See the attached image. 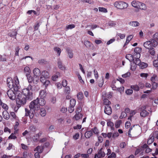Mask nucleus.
I'll return each instance as SVG.
<instances>
[{"instance_id":"8","label":"nucleus","mask_w":158,"mask_h":158,"mask_svg":"<svg viewBox=\"0 0 158 158\" xmlns=\"http://www.w3.org/2000/svg\"><path fill=\"white\" fill-rule=\"evenodd\" d=\"M33 73L34 77H36L39 78V77L41 75V74L40 70L37 68H35L34 69Z\"/></svg>"},{"instance_id":"29","label":"nucleus","mask_w":158,"mask_h":158,"mask_svg":"<svg viewBox=\"0 0 158 158\" xmlns=\"http://www.w3.org/2000/svg\"><path fill=\"white\" fill-rule=\"evenodd\" d=\"M107 124L108 127H110L111 130H114V124L113 122L110 121H108L107 123Z\"/></svg>"},{"instance_id":"5","label":"nucleus","mask_w":158,"mask_h":158,"mask_svg":"<svg viewBox=\"0 0 158 158\" xmlns=\"http://www.w3.org/2000/svg\"><path fill=\"white\" fill-rule=\"evenodd\" d=\"M7 94L9 98L12 100H14L16 98V96L13 91L11 89H9L7 92Z\"/></svg>"},{"instance_id":"26","label":"nucleus","mask_w":158,"mask_h":158,"mask_svg":"<svg viewBox=\"0 0 158 158\" xmlns=\"http://www.w3.org/2000/svg\"><path fill=\"white\" fill-rule=\"evenodd\" d=\"M43 147L41 146H38L34 150L35 151H37V152L41 153L43 151Z\"/></svg>"},{"instance_id":"41","label":"nucleus","mask_w":158,"mask_h":158,"mask_svg":"<svg viewBox=\"0 0 158 158\" xmlns=\"http://www.w3.org/2000/svg\"><path fill=\"white\" fill-rule=\"evenodd\" d=\"M91 130L92 132H93L95 134H98L99 132L98 130L96 127H94L93 128H92Z\"/></svg>"},{"instance_id":"1","label":"nucleus","mask_w":158,"mask_h":158,"mask_svg":"<svg viewBox=\"0 0 158 158\" xmlns=\"http://www.w3.org/2000/svg\"><path fill=\"white\" fill-rule=\"evenodd\" d=\"M45 104V101L44 98H41L36 99L31 102L29 106L30 110L25 109V116H29L31 119L33 118L35 110H38L40 109V106H43Z\"/></svg>"},{"instance_id":"36","label":"nucleus","mask_w":158,"mask_h":158,"mask_svg":"<svg viewBox=\"0 0 158 158\" xmlns=\"http://www.w3.org/2000/svg\"><path fill=\"white\" fill-rule=\"evenodd\" d=\"M139 66L141 69H143L147 67L148 64L146 63L142 62L141 63Z\"/></svg>"},{"instance_id":"18","label":"nucleus","mask_w":158,"mask_h":158,"mask_svg":"<svg viewBox=\"0 0 158 158\" xmlns=\"http://www.w3.org/2000/svg\"><path fill=\"white\" fill-rule=\"evenodd\" d=\"M151 137L154 138V139L158 140V131H156L153 132L150 135Z\"/></svg>"},{"instance_id":"54","label":"nucleus","mask_w":158,"mask_h":158,"mask_svg":"<svg viewBox=\"0 0 158 158\" xmlns=\"http://www.w3.org/2000/svg\"><path fill=\"white\" fill-rule=\"evenodd\" d=\"M75 27V26L73 24H70L66 27V29L67 30H68L69 29H72L74 28Z\"/></svg>"},{"instance_id":"44","label":"nucleus","mask_w":158,"mask_h":158,"mask_svg":"<svg viewBox=\"0 0 158 158\" xmlns=\"http://www.w3.org/2000/svg\"><path fill=\"white\" fill-rule=\"evenodd\" d=\"M76 102V100L74 99H72L70 101V105L75 106Z\"/></svg>"},{"instance_id":"24","label":"nucleus","mask_w":158,"mask_h":158,"mask_svg":"<svg viewBox=\"0 0 158 158\" xmlns=\"http://www.w3.org/2000/svg\"><path fill=\"white\" fill-rule=\"evenodd\" d=\"M133 37V35H129L128 36H127V38L125 43L124 45V47L126 45H127L128 43H129L130 41L132 39Z\"/></svg>"},{"instance_id":"28","label":"nucleus","mask_w":158,"mask_h":158,"mask_svg":"<svg viewBox=\"0 0 158 158\" xmlns=\"http://www.w3.org/2000/svg\"><path fill=\"white\" fill-rule=\"evenodd\" d=\"M147 8L146 5L143 3L140 2L138 9H139L143 10H145Z\"/></svg>"},{"instance_id":"9","label":"nucleus","mask_w":158,"mask_h":158,"mask_svg":"<svg viewBox=\"0 0 158 158\" xmlns=\"http://www.w3.org/2000/svg\"><path fill=\"white\" fill-rule=\"evenodd\" d=\"M106 154L104 151L102 150V148L98 151V154H96L94 158H98L99 157H104Z\"/></svg>"},{"instance_id":"34","label":"nucleus","mask_w":158,"mask_h":158,"mask_svg":"<svg viewBox=\"0 0 158 158\" xmlns=\"http://www.w3.org/2000/svg\"><path fill=\"white\" fill-rule=\"evenodd\" d=\"M77 98L79 100H81L83 98V93L81 92L78 93L77 95Z\"/></svg>"},{"instance_id":"27","label":"nucleus","mask_w":158,"mask_h":158,"mask_svg":"<svg viewBox=\"0 0 158 158\" xmlns=\"http://www.w3.org/2000/svg\"><path fill=\"white\" fill-rule=\"evenodd\" d=\"M66 51L68 54V56L69 58L70 59L72 58L73 57V51L70 50L69 48L66 49Z\"/></svg>"},{"instance_id":"15","label":"nucleus","mask_w":158,"mask_h":158,"mask_svg":"<svg viewBox=\"0 0 158 158\" xmlns=\"http://www.w3.org/2000/svg\"><path fill=\"white\" fill-rule=\"evenodd\" d=\"M47 95V93L45 90H41L39 96L41 98H44Z\"/></svg>"},{"instance_id":"58","label":"nucleus","mask_w":158,"mask_h":158,"mask_svg":"<svg viewBox=\"0 0 158 158\" xmlns=\"http://www.w3.org/2000/svg\"><path fill=\"white\" fill-rule=\"evenodd\" d=\"M14 148V146L11 143H9L8 146L7 148V149L8 150H10L13 149Z\"/></svg>"},{"instance_id":"62","label":"nucleus","mask_w":158,"mask_h":158,"mask_svg":"<svg viewBox=\"0 0 158 158\" xmlns=\"http://www.w3.org/2000/svg\"><path fill=\"white\" fill-rule=\"evenodd\" d=\"M140 76L146 79L148 76V74L146 73H142L140 74Z\"/></svg>"},{"instance_id":"33","label":"nucleus","mask_w":158,"mask_h":158,"mask_svg":"<svg viewBox=\"0 0 158 158\" xmlns=\"http://www.w3.org/2000/svg\"><path fill=\"white\" fill-rule=\"evenodd\" d=\"M42 76H44L45 77L48 78L49 77V73L48 72L46 71H43L41 74Z\"/></svg>"},{"instance_id":"7","label":"nucleus","mask_w":158,"mask_h":158,"mask_svg":"<svg viewBox=\"0 0 158 158\" xmlns=\"http://www.w3.org/2000/svg\"><path fill=\"white\" fill-rule=\"evenodd\" d=\"M145 106H143L141 108L142 111L140 112V115L141 117H145L148 114V113L145 110Z\"/></svg>"},{"instance_id":"32","label":"nucleus","mask_w":158,"mask_h":158,"mask_svg":"<svg viewBox=\"0 0 158 158\" xmlns=\"http://www.w3.org/2000/svg\"><path fill=\"white\" fill-rule=\"evenodd\" d=\"M14 81H15V82L14 83L15 89L16 88V87L18 86V85H19V79L17 76H15L14 77Z\"/></svg>"},{"instance_id":"3","label":"nucleus","mask_w":158,"mask_h":158,"mask_svg":"<svg viewBox=\"0 0 158 158\" xmlns=\"http://www.w3.org/2000/svg\"><path fill=\"white\" fill-rule=\"evenodd\" d=\"M114 5L115 7L120 9H123L127 8L128 6V4L124 2L120 1L115 2Z\"/></svg>"},{"instance_id":"48","label":"nucleus","mask_w":158,"mask_h":158,"mask_svg":"<svg viewBox=\"0 0 158 158\" xmlns=\"http://www.w3.org/2000/svg\"><path fill=\"white\" fill-rule=\"evenodd\" d=\"M70 89L69 86H66L64 89V92L67 94H69L70 92Z\"/></svg>"},{"instance_id":"25","label":"nucleus","mask_w":158,"mask_h":158,"mask_svg":"<svg viewBox=\"0 0 158 158\" xmlns=\"http://www.w3.org/2000/svg\"><path fill=\"white\" fill-rule=\"evenodd\" d=\"M11 119L12 120L15 119L16 121L19 120L18 118L14 112H12L10 113Z\"/></svg>"},{"instance_id":"49","label":"nucleus","mask_w":158,"mask_h":158,"mask_svg":"<svg viewBox=\"0 0 158 158\" xmlns=\"http://www.w3.org/2000/svg\"><path fill=\"white\" fill-rule=\"evenodd\" d=\"M157 76L156 75H154L151 78V80L153 83L155 82L157 79Z\"/></svg>"},{"instance_id":"2","label":"nucleus","mask_w":158,"mask_h":158,"mask_svg":"<svg viewBox=\"0 0 158 158\" xmlns=\"http://www.w3.org/2000/svg\"><path fill=\"white\" fill-rule=\"evenodd\" d=\"M32 86L31 84H29L27 88L23 89L22 93L25 97H22V94L19 93L17 98H16V102L17 103L21 104V105H24L26 102V98L27 99L31 100L33 97V94L32 92Z\"/></svg>"},{"instance_id":"19","label":"nucleus","mask_w":158,"mask_h":158,"mask_svg":"<svg viewBox=\"0 0 158 158\" xmlns=\"http://www.w3.org/2000/svg\"><path fill=\"white\" fill-rule=\"evenodd\" d=\"M83 115L81 113H76V114L74 116V118L76 120H78L79 119L82 118Z\"/></svg>"},{"instance_id":"23","label":"nucleus","mask_w":158,"mask_h":158,"mask_svg":"<svg viewBox=\"0 0 158 158\" xmlns=\"http://www.w3.org/2000/svg\"><path fill=\"white\" fill-rule=\"evenodd\" d=\"M129 25L133 27L138 26L139 25V23L136 21H132L129 23Z\"/></svg>"},{"instance_id":"51","label":"nucleus","mask_w":158,"mask_h":158,"mask_svg":"<svg viewBox=\"0 0 158 158\" xmlns=\"http://www.w3.org/2000/svg\"><path fill=\"white\" fill-rule=\"evenodd\" d=\"M74 106H72L69 105V106L68 108V111L70 113H71L73 112L74 110Z\"/></svg>"},{"instance_id":"13","label":"nucleus","mask_w":158,"mask_h":158,"mask_svg":"<svg viewBox=\"0 0 158 158\" xmlns=\"http://www.w3.org/2000/svg\"><path fill=\"white\" fill-rule=\"evenodd\" d=\"M134 60L133 61V64H134L135 65H138L139 66L141 63V61L139 59V58L136 57V56H134Z\"/></svg>"},{"instance_id":"20","label":"nucleus","mask_w":158,"mask_h":158,"mask_svg":"<svg viewBox=\"0 0 158 158\" xmlns=\"http://www.w3.org/2000/svg\"><path fill=\"white\" fill-rule=\"evenodd\" d=\"M140 4V2L137 1H133L131 2L132 6L138 9V7H139V4Z\"/></svg>"},{"instance_id":"61","label":"nucleus","mask_w":158,"mask_h":158,"mask_svg":"<svg viewBox=\"0 0 158 158\" xmlns=\"http://www.w3.org/2000/svg\"><path fill=\"white\" fill-rule=\"evenodd\" d=\"M108 24L109 26L112 27L116 25L115 22L113 21H110Z\"/></svg>"},{"instance_id":"60","label":"nucleus","mask_w":158,"mask_h":158,"mask_svg":"<svg viewBox=\"0 0 158 158\" xmlns=\"http://www.w3.org/2000/svg\"><path fill=\"white\" fill-rule=\"evenodd\" d=\"M57 75H54L52 77V79L53 81H56L59 77V73H57Z\"/></svg>"},{"instance_id":"45","label":"nucleus","mask_w":158,"mask_h":158,"mask_svg":"<svg viewBox=\"0 0 158 158\" xmlns=\"http://www.w3.org/2000/svg\"><path fill=\"white\" fill-rule=\"evenodd\" d=\"M17 34V31H13L9 33V35L10 37H14Z\"/></svg>"},{"instance_id":"47","label":"nucleus","mask_w":158,"mask_h":158,"mask_svg":"<svg viewBox=\"0 0 158 158\" xmlns=\"http://www.w3.org/2000/svg\"><path fill=\"white\" fill-rule=\"evenodd\" d=\"M98 26L96 24H93V25H87V26L86 27H91V29L93 30L95 28H96L97 27H98Z\"/></svg>"},{"instance_id":"57","label":"nucleus","mask_w":158,"mask_h":158,"mask_svg":"<svg viewBox=\"0 0 158 158\" xmlns=\"http://www.w3.org/2000/svg\"><path fill=\"white\" fill-rule=\"evenodd\" d=\"M125 92L128 95L131 94L133 93V90L131 88L130 89L126 90Z\"/></svg>"},{"instance_id":"46","label":"nucleus","mask_w":158,"mask_h":158,"mask_svg":"<svg viewBox=\"0 0 158 158\" xmlns=\"http://www.w3.org/2000/svg\"><path fill=\"white\" fill-rule=\"evenodd\" d=\"M149 52L152 56H153L155 53V51L153 48L152 47L151 48H149Z\"/></svg>"},{"instance_id":"56","label":"nucleus","mask_w":158,"mask_h":158,"mask_svg":"<svg viewBox=\"0 0 158 158\" xmlns=\"http://www.w3.org/2000/svg\"><path fill=\"white\" fill-rule=\"evenodd\" d=\"M99 11L100 12L106 13L107 12L106 9L105 8L99 7Z\"/></svg>"},{"instance_id":"53","label":"nucleus","mask_w":158,"mask_h":158,"mask_svg":"<svg viewBox=\"0 0 158 158\" xmlns=\"http://www.w3.org/2000/svg\"><path fill=\"white\" fill-rule=\"evenodd\" d=\"M110 102L107 99H105L104 100V104L106 106H109V105L110 104Z\"/></svg>"},{"instance_id":"31","label":"nucleus","mask_w":158,"mask_h":158,"mask_svg":"<svg viewBox=\"0 0 158 158\" xmlns=\"http://www.w3.org/2000/svg\"><path fill=\"white\" fill-rule=\"evenodd\" d=\"M24 71L26 74V76L28 74H30L31 73L30 69V68L28 66H26L24 68Z\"/></svg>"},{"instance_id":"14","label":"nucleus","mask_w":158,"mask_h":158,"mask_svg":"<svg viewBox=\"0 0 158 158\" xmlns=\"http://www.w3.org/2000/svg\"><path fill=\"white\" fill-rule=\"evenodd\" d=\"M125 57L130 62H131L134 60V54L133 55H132L131 54H128L126 55Z\"/></svg>"},{"instance_id":"37","label":"nucleus","mask_w":158,"mask_h":158,"mask_svg":"<svg viewBox=\"0 0 158 158\" xmlns=\"http://www.w3.org/2000/svg\"><path fill=\"white\" fill-rule=\"evenodd\" d=\"M154 141V138L151 137V135H150L148 139V140L147 143L148 144H150Z\"/></svg>"},{"instance_id":"40","label":"nucleus","mask_w":158,"mask_h":158,"mask_svg":"<svg viewBox=\"0 0 158 158\" xmlns=\"http://www.w3.org/2000/svg\"><path fill=\"white\" fill-rule=\"evenodd\" d=\"M131 88L135 90L138 91L139 90V86L137 85H132Z\"/></svg>"},{"instance_id":"38","label":"nucleus","mask_w":158,"mask_h":158,"mask_svg":"<svg viewBox=\"0 0 158 158\" xmlns=\"http://www.w3.org/2000/svg\"><path fill=\"white\" fill-rule=\"evenodd\" d=\"M122 121L121 120L116 121L115 123V127L117 128L119 127Z\"/></svg>"},{"instance_id":"6","label":"nucleus","mask_w":158,"mask_h":158,"mask_svg":"<svg viewBox=\"0 0 158 158\" xmlns=\"http://www.w3.org/2000/svg\"><path fill=\"white\" fill-rule=\"evenodd\" d=\"M142 49L139 47H136L134 49V56H136V57L140 58V53L141 52Z\"/></svg>"},{"instance_id":"10","label":"nucleus","mask_w":158,"mask_h":158,"mask_svg":"<svg viewBox=\"0 0 158 158\" xmlns=\"http://www.w3.org/2000/svg\"><path fill=\"white\" fill-rule=\"evenodd\" d=\"M144 47L148 49L151 48L153 46V44L152 42L150 41H148L143 44Z\"/></svg>"},{"instance_id":"52","label":"nucleus","mask_w":158,"mask_h":158,"mask_svg":"<svg viewBox=\"0 0 158 158\" xmlns=\"http://www.w3.org/2000/svg\"><path fill=\"white\" fill-rule=\"evenodd\" d=\"M41 77L40 78V80L42 83H44V81L47 80V78L45 77L44 76H42V75H41Z\"/></svg>"},{"instance_id":"17","label":"nucleus","mask_w":158,"mask_h":158,"mask_svg":"<svg viewBox=\"0 0 158 158\" xmlns=\"http://www.w3.org/2000/svg\"><path fill=\"white\" fill-rule=\"evenodd\" d=\"M2 115L4 119L8 120L10 118V115L9 113L6 110L2 112Z\"/></svg>"},{"instance_id":"11","label":"nucleus","mask_w":158,"mask_h":158,"mask_svg":"<svg viewBox=\"0 0 158 158\" xmlns=\"http://www.w3.org/2000/svg\"><path fill=\"white\" fill-rule=\"evenodd\" d=\"M112 109L110 106H106L105 108L104 112L108 115H110L112 113Z\"/></svg>"},{"instance_id":"30","label":"nucleus","mask_w":158,"mask_h":158,"mask_svg":"<svg viewBox=\"0 0 158 158\" xmlns=\"http://www.w3.org/2000/svg\"><path fill=\"white\" fill-rule=\"evenodd\" d=\"M54 50L57 54L58 56H60L61 53V51L60 49L57 47L54 48Z\"/></svg>"},{"instance_id":"50","label":"nucleus","mask_w":158,"mask_h":158,"mask_svg":"<svg viewBox=\"0 0 158 158\" xmlns=\"http://www.w3.org/2000/svg\"><path fill=\"white\" fill-rule=\"evenodd\" d=\"M17 138V137L14 135V134L12 133L9 136L8 139H15Z\"/></svg>"},{"instance_id":"4","label":"nucleus","mask_w":158,"mask_h":158,"mask_svg":"<svg viewBox=\"0 0 158 158\" xmlns=\"http://www.w3.org/2000/svg\"><path fill=\"white\" fill-rule=\"evenodd\" d=\"M7 84L8 86L10 89L14 88L15 90H17V89H15L13 81L11 78H8L6 81Z\"/></svg>"},{"instance_id":"35","label":"nucleus","mask_w":158,"mask_h":158,"mask_svg":"<svg viewBox=\"0 0 158 158\" xmlns=\"http://www.w3.org/2000/svg\"><path fill=\"white\" fill-rule=\"evenodd\" d=\"M27 78L28 82L29 83H31L32 82V77L31 75V74H28L26 76Z\"/></svg>"},{"instance_id":"12","label":"nucleus","mask_w":158,"mask_h":158,"mask_svg":"<svg viewBox=\"0 0 158 158\" xmlns=\"http://www.w3.org/2000/svg\"><path fill=\"white\" fill-rule=\"evenodd\" d=\"M57 64L58 67L60 69L62 70H65V66L63 64L62 61L60 59L58 60Z\"/></svg>"},{"instance_id":"43","label":"nucleus","mask_w":158,"mask_h":158,"mask_svg":"<svg viewBox=\"0 0 158 158\" xmlns=\"http://www.w3.org/2000/svg\"><path fill=\"white\" fill-rule=\"evenodd\" d=\"M29 129L32 132H35L36 131V128L33 125H32L29 127Z\"/></svg>"},{"instance_id":"16","label":"nucleus","mask_w":158,"mask_h":158,"mask_svg":"<svg viewBox=\"0 0 158 158\" xmlns=\"http://www.w3.org/2000/svg\"><path fill=\"white\" fill-rule=\"evenodd\" d=\"M93 133L91 130L87 131L85 133V136L86 138H89L93 135Z\"/></svg>"},{"instance_id":"39","label":"nucleus","mask_w":158,"mask_h":158,"mask_svg":"<svg viewBox=\"0 0 158 158\" xmlns=\"http://www.w3.org/2000/svg\"><path fill=\"white\" fill-rule=\"evenodd\" d=\"M39 78H37L36 77H32V82L34 84H36L38 83L39 80Z\"/></svg>"},{"instance_id":"55","label":"nucleus","mask_w":158,"mask_h":158,"mask_svg":"<svg viewBox=\"0 0 158 158\" xmlns=\"http://www.w3.org/2000/svg\"><path fill=\"white\" fill-rule=\"evenodd\" d=\"M127 116V114L126 112L124 111L122 112L121 113V115L120 116V118L122 119L126 117Z\"/></svg>"},{"instance_id":"63","label":"nucleus","mask_w":158,"mask_h":158,"mask_svg":"<svg viewBox=\"0 0 158 158\" xmlns=\"http://www.w3.org/2000/svg\"><path fill=\"white\" fill-rule=\"evenodd\" d=\"M131 73L130 72H128L122 75V77L123 78H126L129 77Z\"/></svg>"},{"instance_id":"42","label":"nucleus","mask_w":158,"mask_h":158,"mask_svg":"<svg viewBox=\"0 0 158 158\" xmlns=\"http://www.w3.org/2000/svg\"><path fill=\"white\" fill-rule=\"evenodd\" d=\"M38 62L40 64L44 65L46 64L47 61L44 59H41L38 60Z\"/></svg>"},{"instance_id":"59","label":"nucleus","mask_w":158,"mask_h":158,"mask_svg":"<svg viewBox=\"0 0 158 158\" xmlns=\"http://www.w3.org/2000/svg\"><path fill=\"white\" fill-rule=\"evenodd\" d=\"M1 106L6 111V110L8 109V106L6 104L3 103Z\"/></svg>"},{"instance_id":"64","label":"nucleus","mask_w":158,"mask_h":158,"mask_svg":"<svg viewBox=\"0 0 158 158\" xmlns=\"http://www.w3.org/2000/svg\"><path fill=\"white\" fill-rule=\"evenodd\" d=\"M153 65L156 67L158 66V60H155L153 62Z\"/></svg>"},{"instance_id":"22","label":"nucleus","mask_w":158,"mask_h":158,"mask_svg":"<svg viewBox=\"0 0 158 158\" xmlns=\"http://www.w3.org/2000/svg\"><path fill=\"white\" fill-rule=\"evenodd\" d=\"M84 43L85 47L88 49H90L91 47L93 45V44L88 40L85 41Z\"/></svg>"},{"instance_id":"21","label":"nucleus","mask_w":158,"mask_h":158,"mask_svg":"<svg viewBox=\"0 0 158 158\" xmlns=\"http://www.w3.org/2000/svg\"><path fill=\"white\" fill-rule=\"evenodd\" d=\"M39 110V112L40 113L41 115L43 117L45 116L46 114V111L45 110L44 108H41L39 110Z\"/></svg>"}]
</instances>
